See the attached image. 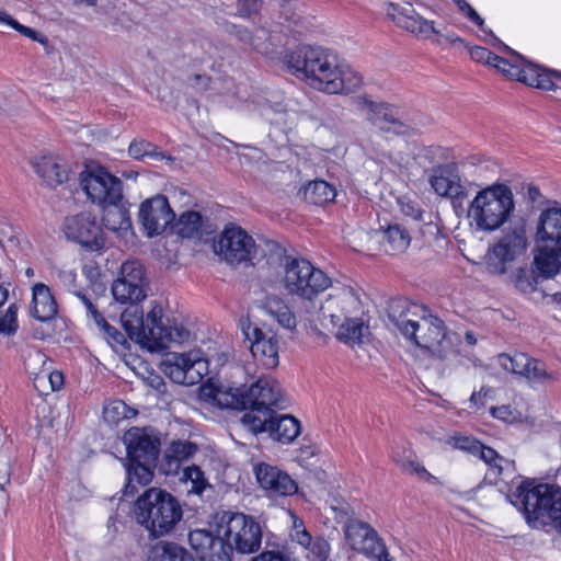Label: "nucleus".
Returning a JSON list of instances; mask_svg holds the SVG:
<instances>
[{"mask_svg": "<svg viewBox=\"0 0 561 561\" xmlns=\"http://www.w3.org/2000/svg\"><path fill=\"white\" fill-rule=\"evenodd\" d=\"M112 295L119 304H129L121 316V321L129 337L136 340L151 352L169 347L171 344H183L191 337L190 331L182 324L163 319V309L153 305L144 317L137 306L147 294L145 288L116 279L112 285Z\"/></svg>", "mask_w": 561, "mask_h": 561, "instance_id": "f257e3e1", "label": "nucleus"}, {"mask_svg": "<svg viewBox=\"0 0 561 561\" xmlns=\"http://www.w3.org/2000/svg\"><path fill=\"white\" fill-rule=\"evenodd\" d=\"M389 318L405 339L439 359L450 360L461 353V335L447 331L443 320L421 305L396 299L390 304Z\"/></svg>", "mask_w": 561, "mask_h": 561, "instance_id": "f03ea898", "label": "nucleus"}, {"mask_svg": "<svg viewBox=\"0 0 561 561\" xmlns=\"http://www.w3.org/2000/svg\"><path fill=\"white\" fill-rule=\"evenodd\" d=\"M285 62L294 76L329 94L351 93L363 81L357 71L339 65L334 55L320 47H298L286 55Z\"/></svg>", "mask_w": 561, "mask_h": 561, "instance_id": "7ed1b4c3", "label": "nucleus"}, {"mask_svg": "<svg viewBox=\"0 0 561 561\" xmlns=\"http://www.w3.org/2000/svg\"><path fill=\"white\" fill-rule=\"evenodd\" d=\"M201 398L221 409L256 410L259 413L285 409L286 397L277 380L262 376L250 387H216L206 385L201 388Z\"/></svg>", "mask_w": 561, "mask_h": 561, "instance_id": "20e7f679", "label": "nucleus"}, {"mask_svg": "<svg viewBox=\"0 0 561 561\" xmlns=\"http://www.w3.org/2000/svg\"><path fill=\"white\" fill-rule=\"evenodd\" d=\"M524 516L533 528L550 526L561 533V488L524 480L514 493Z\"/></svg>", "mask_w": 561, "mask_h": 561, "instance_id": "39448f33", "label": "nucleus"}, {"mask_svg": "<svg viewBox=\"0 0 561 561\" xmlns=\"http://www.w3.org/2000/svg\"><path fill=\"white\" fill-rule=\"evenodd\" d=\"M216 531L221 545L217 561H232L233 553L252 554L261 549L263 529L255 517L240 512L217 516Z\"/></svg>", "mask_w": 561, "mask_h": 561, "instance_id": "423d86ee", "label": "nucleus"}, {"mask_svg": "<svg viewBox=\"0 0 561 561\" xmlns=\"http://www.w3.org/2000/svg\"><path fill=\"white\" fill-rule=\"evenodd\" d=\"M516 201L507 182L493 183V230L507 227L508 232L493 247V254L502 262L512 261L526 248L525 229L515 221Z\"/></svg>", "mask_w": 561, "mask_h": 561, "instance_id": "0eeeda50", "label": "nucleus"}, {"mask_svg": "<svg viewBox=\"0 0 561 561\" xmlns=\"http://www.w3.org/2000/svg\"><path fill=\"white\" fill-rule=\"evenodd\" d=\"M135 515L152 538L170 534L182 518L178 500L159 488L146 490L137 500Z\"/></svg>", "mask_w": 561, "mask_h": 561, "instance_id": "6e6552de", "label": "nucleus"}, {"mask_svg": "<svg viewBox=\"0 0 561 561\" xmlns=\"http://www.w3.org/2000/svg\"><path fill=\"white\" fill-rule=\"evenodd\" d=\"M493 69L501 71L510 79L541 90H556L561 82V71L526 60L494 36Z\"/></svg>", "mask_w": 561, "mask_h": 561, "instance_id": "1a4fd4ad", "label": "nucleus"}, {"mask_svg": "<svg viewBox=\"0 0 561 561\" xmlns=\"http://www.w3.org/2000/svg\"><path fill=\"white\" fill-rule=\"evenodd\" d=\"M354 313H362L359 295L350 286H339L332 289L320 309L311 313L307 321L312 332L322 335L320 327L333 331L339 322Z\"/></svg>", "mask_w": 561, "mask_h": 561, "instance_id": "9d476101", "label": "nucleus"}, {"mask_svg": "<svg viewBox=\"0 0 561 561\" xmlns=\"http://www.w3.org/2000/svg\"><path fill=\"white\" fill-rule=\"evenodd\" d=\"M282 285L288 295L311 300L331 286V279L309 261L286 257Z\"/></svg>", "mask_w": 561, "mask_h": 561, "instance_id": "9b49d317", "label": "nucleus"}, {"mask_svg": "<svg viewBox=\"0 0 561 561\" xmlns=\"http://www.w3.org/2000/svg\"><path fill=\"white\" fill-rule=\"evenodd\" d=\"M160 367L172 381L187 386L198 383L208 371V363L199 351L168 353Z\"/></svg>", "mask_w": 561, "mask_h": 561, "instance_id": "f8f14e48", "label": "nucleus"}, {"mask_svg": "<svg viewBox=\"0 0 561 561\" xmlns=\"http://www.w3.org/2000/svg\"><path fill=\"white\" fill-rule=\"evenodd\" d=\"M214 251L230 265L252 262L256 256L254 239L241 227L227 226L214 242Z\"/></svg>", "mask_w": 561, "mask_h": 561, "instance_id": "ddd939ff", "label": "nucleus"}, {"mask_svg": "<svg viewBox=\"0 0 561 561\" xmlns=\"http://www.w3.org/2000/svg\"><path fill=\"white\" fill-rule=\"evenodd\" d=\"M80 176V185L92 203L104 206L123 198L121 180L104 168H90Z\"/></svg>", "mask_w": 561, "mask_h": 561, "instance_id": "4468645a", "label": "nucleus"}, {"mask_svg": "<svg viewBox=\"0 0 561 561\" xmlns=\"http://www.w3.org/2000/svg\"><path fill=\"white\" fill-rule=\"evenodd\" d=\"M344 535L353 550L375 561H391L386 545L368 524L351 519L344 526Z\"/></svg>", "mask_w": 561, "mask_h": 561, "instance_id": "2eb2a0df", "label": "nucleus"}, {"mask_svg": "<svg viewBox=\"0 0 561 561\" xmlns=\"http://www.w3.org/2000/svg\"><path fill=\"white\" fill-rule=\"evenodd\" d=\"M64 229L69 239L79 242L89 250L98 251L104 247L102 229L96 221V217L91 213L83 211L67 217Z\"/></svg>", "mask_w": 561, "mask_h": 561, "instance_id": "dca6fc26", "label": "nucleus"}, {"mask_svg": "<svg viewBox=\"0 0 561 561\" xmlns=\"http://www.w3.org/2000/svg\"><path fill=\"white\" fill-rule=\"evenodd\" d=\"M243 334L250 341V350L255 362L265 369H273L278 366V337L271 331L251 324L242 327Z\"/></svg>", "mask_w": 561, "mask_h": 561, "instance_id": "f3484780", "label": "nucleus"}, {"mask_svg": "<svg viewBox=\"0 0 561 561\" xmlns=\"http://www.w3.org/2000/svg\"><path fill=\"white\" fill-rule=\"evenodd\" d=\"M165 196L157 195L141 203L139 220L149 237L161 234L174 220Z\"/></svg>", "mask_w": 561, "mask_h": 561, "instance_id": "a211bd4d", "label": "nucleus"}, {"mask_svg": "<svg viewBox=\"0 0 561 561\" xmlns=\"http://www.w3.org/2000/svg\"><path fill=\"white\" fill-rule=\"evenodd\" d=\"M253 472L260 488L270 497L290 496L297 493V482L276 466L265 462L254 465Z\"/></svg>", "mask_w": 561, "mask_h": 561, "instance_id": "6ab92c4d", "label": "nucleus"}, {"mask_svg": "<svg viewBox=\"0 0 561 561\" xmlns=\"http://www.w3.org/2000/svg\"><path fill=\"white\" fill-rule=\"evenodd\" d=\"M357 110L380 131L404 134L407 126L398 119L393 110L382 103H376L365 96L356 99Z\"/></svg>", "mask_w": 561, "mask_h": 561, "instance_id": "aec40b11", "label": "nucleus"}, {"mask_svg": "<svg viewBox=\"0 0 561 561\" xmlns=\"http://www.w3.org/2000/svg\"><path fill=\"white\" fill-rule=\"evenodd\" d=\"M496 364L505 373L520 375L533 383H540L552 378L543 363L531 359L524 353L500 354L496 357Z\"/></svg>", "mask_w": 561, "mask_h": 561, "instance_id": "412c9836", "label": "nucleus"}, {"mask_svg": "<svg viewBox=\"0 0 561 561\" xmlns=\"http://www.w3.org/2000/svg\"><path fill=\"white\" fill-rule=\"evenodd\" d=\"M124 442L127 459L134 461L154 462L159 454V440L146 428L133 427L126 432Z\"/></svg>", "mask_w": 561, "mask_h": 561, "instance_id": "4be33fe9", "label": "nucleus"}, {"mask_svg": "<svg viewBox=\"0 0 561 561\" xmlns=\"http://www.w3.org/2000/svg\"><path fill=\"white\" fill-rule=\"evenodd\" d=\"M388 15L398 26L421 38H430L437 33L433 22L421 16L410 3H390Z\"/></svg>", "mask_w": 561, "mask_h": 561, "instance_id": "5701e85b", "label": "nucleus"}, {"mask_svg": "<svg viewBox=\"0 0 561 561\" xmlns=\"http://www.w3.org/2000/svg\"><path fill=\"white\" fill-rule=\"evenodd\" d=\"M533 274L539 278H553L561 272V247L535 242Z\"/></svg>", "mask_w": 561, "mask_h": 561, "instance_id": "b1692460", "label": "nucleus"}, {"mask_svg": "<svg viewBox=\"0 0 561 561\" xmlns=\"http://www.w3.org/2000/svg\"><path fill=\"white\" fill-rule=\"evenodd\" d=\"M535 242L561 247V206L543 209L536 224Z\"/></svg>", "mask_w": 561, "mask_h": 561, "instance_id": "393cba45", "label": "nucleus"}, {"mask_svg": "<svg viewBox=\"0 0 561 561\" xmlns=\"http://www.w3.org/2000/svg\"><path fill=\"white\" fill-rule=\"evenodd\" d=\"M467 217L474 232L491 230V187H484L477 193L469 205Z\"/></svg>", "mask_w": 561, "mask_h": 561, "instance_id": "a878e982", "label": "nucleus"}, {"mask_svg": "<svg viewBox=\"0 0 561 561\" xmlns=\"http://www.w3.org/2000/svg\"><path fill=\"white\" fill-rule=\"evenodd\" d=\"M291 538L307 551L306 557L310 561H327L330 556L329 542L322 537L313 539L301 520L295 519Z\"/></svg>", "mask_w": 561, "mask_h": 561, "instance_id": "bb28decb", "label": "nucleus"}, {"mask_svg": "<svg viewBox=\"0 0 561 561\" xmlns=\"http://www.w3.org/2000/svg\"><path fill=\"white\" fill-rule=\"evenodd\" d=\"M188 541L201 561H217L221 557V545L216 530L214 536L206 529H194L188 534Z\"/></svg>", "mask_w": 561, "mask_h": 561, "instance_id": "cd10ccee", "label": "nucleus"}, {"mask_svg": "<svg viewBox=\"0 0 561 561\" xmlns=\"http://www.w3.org/2000/svg\"><path fill=\"white\" fill-rule=\"evenodd\" d=\"M152 465H154V462L125 461L127 476V482L123 489V495L125 497L134 496L138 492L139 486H146L152 481Z\"/></svg>", "mask_w": 561, "mask_h": 561, "instance_id": "c85d7f7f", "label": "nucleus"}, {"mask_svg": "<svg viewBox=\"0 0 561 561\" xmlns=\"http://www.w3.org/2000/svg\"><path fill=\"white\" fill-rule=\"evenodd\" d=\"M102 221L106 229L118 234H126L131 229L129 210L122 199L102 206Z\"/></svg>", "mask_w": 561, "mask_h": 561, "instance_id": "c756f323", "label": "nucleus"}, {"mask_svg": "<svg viewBox=\"0 0 561 561\" xmlns=\"http://www.w3.org/2000/svg\"><path fill=\"white\" fill-rule=\"evenodd\" d=\"M261 307L282 328L290 332L296 330L297 318L288 304L278 295H267Z\"/></svg>", "mask_w": 561, "mask_h": 561, "instance_id": "7c9ffc66", "label": "nucleus"}, {"mask_svg": "<svg viewBox=\"0 0 561 561\" xmlns=\"http://www.w3.org/2000/svg\"><path fill=\"white\" fill-rule=\"evenodd\" d=\"M360 313L351 314L343 319L333 330L335 331V337L350 345L360 344L365 336L368 335L369 330L364 319L359 316Z\"/></svg>", "mask_w": 561, "mask_h": 561, "instance_id": "2f4dec72", "label": "nucleus"}, {"mask_svg": "<svg viewBox=\"0 0 561 561\" xmlns=\"http://www.w3.org/2000/svg\"><path fill=\"white\" fill-rule=\"evenodd\" d=\"M33 167L49 186L60 185L68 180V169L57 157H41L33 162Z\"/></svg>", "mask_w": 561, "mask_h": 561, "instance_id": "473e14b6", "label": "nucleus"}, {"mask_svg": "<svg viewBox=\"0 0 561 561\" xmlns=\"http://www.w3.org/2000/svg\"><path fill=\"white\" fill-rule=\"evenodd\" d=\"M32 314L38 321H49L57 313V304L50 289L43 283H37L33 287V299L31 307Z\"/></svg>", "mask_w": 561, "mask_h": 561, "instance_id": "72a5a7b5", "label": "nucleus"}, {"mask_svg": "<svg viewBox=\"0 0 561 561\" xmlns=\"http://www.w3.org/2000/svg\"><path fill=\"white\" fill-rule=\"evenodd\" d=\"M301 427L299 421L293 415L273 414L270 420L267 433L279 443L289 444L294 442L300 434Z\"/></svg>", "mask_w": 561, "mask_h": 561, "instance_id": "f704fd0d", "label": "nucleus"}, {"mask_svg": "<svg viewBox=\"0 0 561 561\" xmlns=\"http://www.w3.org/2000/svg\"><path fill=\"white\" fill-rule=\"evenodd\" d=\"M147 561H195V559L182 546L162 540L150 547Z\"/></svg>", "mask_w": 561, "mask_h": 561, "instance_id": "c9c22d12", "label": "nucleus"}, {"mask_svg": "<svg viewBox=\"0 0 561 561\" xmlns=\"http://www.w3.org/2000/svg\"><path fill=\"white\" fill-rule=\"evenodd\" d=\"M197 449V445L190 440H173L164 454L165 473L178 472L180 462L191 458Z\"/></svg>", "mask_w": 561, "mask_h": 561, "instance_id": "e433bc0d", "label": "nucleus"}, {"mask_svg": "<svg viewBox=\"0 0 561 561\" xmlns=\"http://www.w3.org/2000/svg\"><path fill=\"white\" fill-rule=\"evenodd\" d=\"M336 190L325 181L317 180L304 187V197L308 203L324 205L334 201Z\"/></svg>", "mask_w": 561, "mask_h": 561, "instance_id": "4c0bfd02", "label": "nucleus"}, {"mask_svg": "<svg viewBox=\"0 0 561 561\" xmlns=\"http://www.w3.org/2000/svg\"><path fill=\"white\" fill-rule=\"evenodd\" d=\"M411 242L409 232L399 225H392L385 231L386 251L401 253L405 251Z\"/></svg>", "mask_w": 561, "mask_h": 561, "instance_id": "58836bf2", "label": "nucleus"}, {"mask_svg": "<svg viewBox=\"0 0 561 561\" xmlns=\"http://www.w3.org/2000/svg\"><path fill=\"white\" fill-rule=\"evenodd\" d=\"M431 185L440 196L456 198L462 195V186L457 176L433 175L431 178Z\"/></svg>", "mask_w": 561, "mask_h": 561, "instance_id": "ea45409f", "label": "nucleus"}, {"mask_svg": "<svg viewBox=\"0 0 561 561\" xmlns=\"http://www.w3.org/2000/svg\"><path fill=\"white\" fill-rule=\"evenodd\" d=\"M448 443L457 449L465 450L473 456H477L479 459H482L485 463H489L490 461L484 453L485 449L490 450V448L485 447L473 437L454 435L449 438Z\"/></svg>", "mask_w": 561, "mask_h": 561, "instance_id": "a19ab883", "label": "nucleus"}, {"mask_svg": "<svg viewBox=\"0 0 561 561\" xmlns=\"http://www.w3.org/2000/svg\"><path fill=\"white\" fill-rule=\"evenodd\" d=\"M249 410L240 420L242 426L252 434L267 432L270 420L273 417L274 412L259 413L256 410Z\"/></svg>", "mask_w": 561, "mask_h": 561, "instance_id": "79ce46f5", "label": "nucleus"}, {"mask_svg": "<svg viewBox=\"0 0 561 561\" xmlns=\"http://www.w3.org/2000/svg\"><path fill=\"white\" fill-rule=\"evenodd\" d=\"M176 228L183 238L197 237L202 228V216L197 211H185L180 216Z\"/></svg>", "mask_w": 561, "mask_h": 561, "instance_id": "37998d69", "label": "nucleus"}, {"mask_svg": "<svg viewBox=\"0 0 561 561\" xmlns=\"http://www.w3.org/2000/svg\"><path fill=\"white\" fill-rule=\"evenodd\" d=\"M392 459L399 465L400 469L411 476H416L420 480L428 482V483H436L437 479L433 474H431L425 467H423L421 463H419L415 460H412L410 458L402 459L398 455L392 454Z\"/></svg>", "mask_w": 561, "mask_h": 561, "instance_id": "c03bdc74", "label": "nucleus"}, {"mask_svg": "<svg viewBox=\"0 0 561 561\" xmlns=\"http://www.w3.org/2000/svg\"><path fill=\"white\" fill-rule=\"evenodd\" d=\"M119 280L130 283L134 287L145 288V273L142 265L137 261H127L121 266Z\"/></svg>", "mask_w": 561, "mask_h": 561, "instance_id": "a18cd8bd", "label": "nucleus"}, {"mask_svg": "<svg viewBox=\"0 0 561 561\" xmlns=\"http://www.w3.org/2000/svg\"><path fill=\"white\" fill-rule=\"evenodd\" d=\"M181 480L185 483H191L188 492L202 494L208 485L204 472L197 466H190L183 470Z\"/></svg>", "mask_w": 561, "mask_h": 561, "instance_id": "49530a36", "label": "nucleus"}, {"mask_svg": "<svg viewBox=\"0 0 561 561\" xmlns=\"http://www.w3.org/2000/svg\"><path fill=\"white\" fill-rule=\"evenodd\" d=\"M128 153L134 159L140 160L146 157L153 159H164V154L158 148L146 140L135 139L128 147Z\"/></svg>", "mask_w": 561, "mask_h": 561, "instance_id": "de8ad7c7", "label": "nucleus"}, {"mask_svg": "<svg viewBox=\"0 0 561 561\" xmlns=\"http://www.w3.org/2000/svg\"><path fill=\"white\" fill-rule=\"evenodd\" d=\"M134 412L122 400H115L104 407L103 417L110 424H117L119 421L130 416Z\"/></svg>", "mask_w": 561, "mask_h": 561, "instance_id": "09e8293b", "label": "nucleus"}, {"mask_svg": "<svg viewBox=\"0 0 561 561\" xmlns=\"http://www.w3.org/2000/svg\"><path fill=\"white\" fill-rule=\"evenodd\" d=\"M96 328L100 330L103 337L106 340V342L111 345L112 348L117 350L118 347L125 345V335L122 332H119L116 328L107 323L106 320L101 322Z\"/></svg>", "mask_w": 561, "mask_h": 561, "instance_id": "8fccbe9b", "label": "nucleus"}, {"mask_svg": "<svg viewBox=\"0 0 561 561\" xmlns=\"http://www.w3.org/2000/svg\"><path fill=\"white\" fill-rule=\"evenodd\" d=\"M45 381H48L53 391L59 390L64 386V375L58 371H50L49 369H42L36 374L34 382L36 387L43 386Z\"/></svg>", "mask_w": 561, "mask_h": 561, "instance_id": "3c124183", "label": "nucleus"}, {"mask_svg": "<svg viewBox=\"0 0 561 561\" xmlns=\"http://www.w3.org/2000/svg\"><path fill=\"white\" fill-rule=\"evenodd\" d=\"M493 416L505 423H516L522 422L525 419V413L517 408H512L511 405H500L493 408Z\"/></svg>", "mask_w": 561, "mask_h": 561, "instance_id": "603ef678", "label": "nucleus"}, {"mask_svg": "<svg viewBox=\"0 0 561 561\" xmlns=\"http://www.w3.org/2000/svg\"><path fill=\"white\" fill-rule=\"evenodd\" d=\"M262 8V2L260 0H238L236 2V15L242 19H251L253 15H256Z\"/></svg>", "mask_w": 561, "mask_h": 561, "instance_id": "864d4df0", "label": "nucleus"}, {"mask_svg": "<svg viewBox=\"0 0 561 561\" xmlns=\"http://www.w3.org/2000/svg\"><path fill=\"white\" fill-rule=\"evenodd\" d=\"M230 28V32L233 33L241 42L252 45L256 50L263 53L267 51V47L264 45V43H259L247 27L231 24Z\"/></svg>", "mask_w": 561, "mask_h": 561, "instance_id": "5fc2aeb1", "label": "nucleus"}, {"mask_svg": "<svg viewBox=\"0 0 561 561\" xmlns=\"http://www.w3.org/2000/svg\"><path fill=\"white\" fill-rule=\"evenodd\" d=\"M0 24H7L14 28L15 31L20 32L26 37H30L32 39H36L37 33L27 26H24L20 24L16 20H14L10 14H8L5 11L0 10Z\"/></svg>", "mask_w": 561, "mask_h": 561, "instance_id": "6e6d98bb", "label": "nucleus"}, {"mask_svg": "<svg viewBox=\"0 0 561 561\" xmlns=\"http://www.w3.org/2000/svg\"><path fill=\"white\" fill-rule=\"evenodd\" d=\"M16 307L11 305L5 313L0 318V332L2 333H13L16 330Z\"/></svg>", "mask_w": 561, "mask_h": 561, "instance_id": "4d7b16f0", "label": "nucleus"}, {"mask_svg": "<svg viewBox=\"0 0 561 561\" xmlns=\"http://www.w3.org/2000/svg\"><path fill=\"white\" fill-rule=\"evenodd\" d=\"M77 297L82 302L87 310V314L92 318L96 327L105 320L103 316L99 312L96 307L93 305V302L84 294L78 293Z\"/></svg>", "mask_w": 561, "mask_h": 561, "instance_id": "13d9d810", "label": "nucleus"}, {"mask_svg": "<svg viewBox=\"0 0 561 561\" xmlns=\"http://www.w3.org/2000/svg\"><path fill=\"white\" fill-rule=\"evenodd\" d=\"M492 461H493V472L495 471V469H497L499 474L511 476L514 472L513 462L510 461L508 459L501 457L494 450H493Z\"/></svg>", "mask_w": 561, "mask_h": 561, "instance_id": "bf43d9fd", "label": "nucleus"}, {"mask_svg": "<svg viewBox=\"0 0 561 561\" xmlns=\"http://www.w3.org/2000/svg\"><path fill=\"white\" fill-rule=\"evenodd\" d=\"M399 205L401 211L413 219H421L422 217V210L420 209L419 205L410 199H399Z\"/></svg>", "mask_w": 561, "mask_h": 561, "instance_id": "052dcab7", "label": "nucleus"}, {"mask_svg": "<svg viewBox=\"0 0 561 561\" xmlns=\"http://www.w3.org/2000/svg\"><path fill=\"white\" fill-rule=\"evenodd\" d=\"M471 59L477 62L489 65L491 60V51L484 47L474 46L469 49Z\"/></svg>", "mask_w": 561, "mask_h": 561, "instance_id": "680f3d73", "label": "nucleus"}, {"mask_svg": "<svg viewBox=\"0 0 561 561\" xmlns=\"http://www.w3.org/2000/svg\"><path fill=\"white\" fill-rule=\"evenodd\" d=\"M466 18H468L473 24L483 30L484 20L479 15V13L469 4L463 3L462 8L459 10Z\"/></svg>", "mask_w": 561, "mask_h": 561, "instance_id": "e2e57ef3", "label": "nucleus"}, {"mask_svg": "<svg viewBox=\"0 0 561 561\" xmlns=\"http://www.w3.org/2000/svg\"><path fill=\"white\" fill-rule=\"evenodd\" d=\"M192 84L194 88L201 91H205L210 85V77L207 75H194L192 77Z\"/></svg>", "mask_w": 561, "mask_h": 561, "instance_id": "0e129e2a", "label": "nucleus"}, {"mask_svg": "<svg viewBox=\"0 0 561 561\" xmlns=\"http://www.w3.org/2000/svg\"><path fill=\"white\" fill-rule=\"evenodd\" d=\"M144 380L149 387L156 389L157 391H161L162 388L164 387L163 379L154 373H149V375L146 378H144Z\"/></svg>", "mask_w": 561, "mask_h": 561, "instance_id": "69168bd1", "label": "nucleus"}, {"mask_svg": "<svg viewBox=\"0 0 561 561\" xmlns=\"http://www.w3.org/2000/svg\"><path fill=\"white\" fill-rule=\"evenodd\" d=\"M478 339L476 336V334L471 331H467L465 333V342H466V345L463 346L462 344L459 346V348L461 350V354H467V347H471L473 346L476 343H477Z\"/></svg>", "mask_w": 561, "mask_h": 561, "instance_id": "338daca9", "label": "nucleus"}, {"mask_svg": "<svg viewBox=\"0 0 561 561\" xmlns=\"http://www.w3.org/2000/svg\"><path fill=\"white\" fill-rule=\"evenodd\" d=\"M488 396V390H484L483 388L479 391V392H473L471 398H470V402L472 404H478V403H481V404H484L485 403V398Z\"/></svg>", "mask_w": 561, "mask_h": 561, "instance_id": "774afa93", "label": "nucleus"}]
</instances>
